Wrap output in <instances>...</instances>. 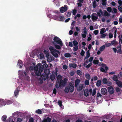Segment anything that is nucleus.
Masks as SVG:
<instances>
[{
  "mask_svg": "<svg viewBox=\"0 0 122 122\" xmlns=\"http://www.w3.org/2000/svg\"><path fill=\"white\" fill-rule=\"evenodd\" d=\"M62 77L61 75L58 76L57 77V80L56 82L55 85L57 89L65 85L66 83L65 81L66 80V79L65 78L64 81H63L62 79Z\"/></svg>",
  "mask_w": 122,
  "mask_h": 122,
  "instance_id": "nucleus-1",
  "label": "nucleus"
},
{
  "mask_svg": "<svg viewBox=\"0 0 122 122\" xmlns=\"http://www.w3.org/2000/svg\"><path fill=\"white\" fill-rule=\"evenodd\" d=\"M49 49L51 51V53L56 58H57L58 57V55L57 53L59 54L60 53L59 51L57 50L52 46H50Z\"/></svg>",
  "mask_w": 122,
  "mask_h": 122,
  "instance_id": "nucleus-2",
  "label": "nucleus"
},
{
  "mask_svg": "<svg viewBox=\"0 0 122 122\" xmlns=\"http://www.w3.org/2000/svg\"><path fill=\"white\" fill-rule=\"evenodd\" d=\"M74 87L73 85L71 82H70L68 86L66 87L65 90V93H68L69 91L71 92H73L74 90Z\"/></svg>",
  "mask_w": 122,
  "mask_h": 122,
  "instance_id": "nucleus-3",
  "label": "nucleus"
},
{
  "mask_svg": "<svg viewBox=\"0 0 122 122\" xmlns=\"http://www.w3.org/2000/svg\"><path fill=\"white\" fill-rule=\"evenodd\" d=\"M53 40L56 43L59 44L61 46H62L63 45V43L61 39L58 37L56 36L53 39Z\"/></svg>",
  "mask_w": 122,
  "mask_h": 122,
  "instance_id": "nucleus-4",
  "label": "nucleus"
},
{
  "mask_svg": "<svg viewBox=\"0 0 122 122\" xmlns=\"http://www.w3.org/2000/svg\"><path fill=\"white\" fill-rule=\"evenodd\" d=\"M91 17L92 19L94 22L97 20L98 18V15L95 13H93L92 14Z\"/></svg>",
  "mask_w": 122,
  "mask_h": 122,
  "instance_id": "nucleus-5",
  "label": "nucleus"
},
{
  "mask_svg": "<svg viewBox=\"0 0 122 122\" xmlns=\"http://www.w3.org/2000/svg\"><path fill=\"white\" fill-rule=\"evenodd\" d=\"M107 90L109 93L112 94L114 92V90L112 86H110L107 88Z\"/></svg>",
  "mask_w": 122,
  "mask_h": 122,
  "instance_id": "nucleus-6",
  "label": "nucleus"
},
{
  "mask_svg": "<svg viewBox=\"0 0 122 122\" xmlns=\"http://www.w3.org/2000/svg\"><path fill=\"white\" fill-rule=\"evenodd\" d=\"M68 8L66 5H65L64 7H61L60 9V11L62 13H64L67 10Z\"/></svg>",
  "mask_w": 122,
  "mask_h": 122,
  "instance_id": "nucleus-7",
  "label": "nucleus"
},
{
  "mask_svg": "<svg viewBox=\"0 0 122 122\" xmlns=\"http://www.w3.org/2000/svg\"><path fill=\"white\" fill-rule=\"evenodd\" d=\"M101 93L103 95H105L107 94V89L105 88H102L101 90Z\"/></svg>",
  "mask_w": 122,
  "mask_h": 122,
  "instance_id": "nucleus-8",
  "label": "nucleus"
},
{
  "mask_svg": "<svg viewBox=\"0 0 122 122\" xmlns=\"http://www.w3.org/2000/svg\"><path fill=\"white\" fill-rule=\"evenodd\" d=\"M6 105V102L4 100L0 99V107H2L3 106H5Z\"/></svg>",
  "mask_w": 122,
  "mask_h": 122,
  "instance_id": "nucleus-9",
  "label": "nucleus"
},
{
  "mask_svg": "<svg viewBox=\"0 0 122 122\" xmlns=\"http://www.w3.org/2000/svg\"><path fill=\"white\" fill-rule=\"evenodd\" d=\"M52 43L55 46V47L56 49L58 50H60L61 49V47L60 46L56 44V43L53 41L52 42Z\"/></svg>",
  "mask_w": 122,
  "mask_h": 122,
  "instance_id": "nucleus-10",
  "label": "nucleus"
},
{
  "mask_svg": "<svg viewBox=\"0 0 122 122\" xmlns=\"http://www.w3.org/2000/svg\"><path fill=\"white\" fill-rule=\"evenodd\" d=\"M72 12L70 10H68L65 13V15L67 17H69L71 15Z\"/></svg>",
  "mask_w": 122,
  "mask_h": 122,
  "instance_id": "nucleus-11",
  "label": "nucleus"
},
{
  "mask_svg": "<svg viewBox=\"0 0 122 122\" xmlns=\"http://www.w3.org/2000/svg\"><path fill=\"white\" fill-rule=\"evenodd\" d=\"M23 62L19 60L18 61V65L19 66L20 68H21L23 66Z\"/></svg>",
  "mask_w": 122,
  "mask_h": 122,
  "instance_id": "nucleus-12",
  "label": "nucleus"
},
{
  "mask_svg": "<svg viewBox=\"0 0 122 122\" xmlns=\"http://www.w3.org/2000/svg\"><path fill=\"white\" fill-rule=\"evenodd\" d=\"M37 66H38L39 67V70L40 71L42 72L43 71L44 68L43 67H42V65L40 63H38L37 64Z\"/></svg>",
  "mask_w": 122,
  "mask_h": 122,
  "instance_id": "nucleus-13",
  "label": "nucleus"
},
{
  "mask_svg": "<svg viewBox=\"0 0 122 122\" xmlns=\"http://www.w3.org/2000/svg\"><path fill=\"white\" fill-rule=\"evenodd\" d=\"M51 119L49 117H47L42 122H51Z\"/></svg>",
  "mask_w": 122,
  "mask_h": 122,
  "instance_id": "nucleus-14",
  "label": "nucleus"
},
{
  "mask_svg": "<svg viewBox=\"0 0 122 122\" xmlns=\"http://www.w3.org/2000/svg\"><path fill=\"white\" fill-rule=\"evenodd\" d=\"M89 92L87 89L85 90L84 94L85 96L87 97L89 96Z\"/></svg>",
  "mask_w": 122,
  "mask_h": 122,
  "instance_id": "nucleus-15",
  "label": "nucleus"
},
{
  "mask_svg": "<svg viewBox=\"0 0 122 122\" xmlns=\"http://www.w3.org/2000/svg\"><path fill=\"white\" fill-rule=\"evenodd\" d=\"M97 14L99 17H100L101 16V14L102 15H103V12L102 11L101 9H99V12H97Z\"/></svg>",
  "mask_w": 122,
  "mask_h": 122,
  "instance_id": "nucleus-16",
  "label": "nucleus"
},
{
  "mask_svg": "<svg viewBox=\"0 0 122 122\" xmlns=\"http://www.w3.org/2000/svg\"><path fill=\"white\" fill-rule=\"evenodd\" d=\"M69 66L70 67L75 68L77 67V65L75 63L69 64Z\"/></svg>",
  "mask_w": 122,
  "mask_h": 122,
  "instance_id": "nucleus-17",
  "label": "nucleus"
},
{
  "mask_svg": "<svg viewBox=\"0 0 122 122\" xmlns=\"http://www.w3.org/2000/svg\"><path fill=\"white\" fill-rule=\"evenodd\" d=\"M80 80L78 79H77L75 81V85L76 87L78 85L79 83H80Z\"/></svg>",
  "mask_w": 122,
  "mask_h": 122,
  "instance_id": "nucleus-18",
  "label": "nucleus"
},
{
  "mask_svg": "<svg viewBox=\"0 0 122 122\" xmlns=\"http://www.w3.org/2000/svg\"><path fill=\"white\" fill-rule=\"evenodd\" d=\"M101 80H98L97 81L96 85L97 86H101Z\"/></svg>",
  "mask_w": 122,
  "mask_h": 122,
  "instance_id": "nucleus-19",
  "label": "nucleus"
},
{
  "mask_svg": "<svg viewBox=\"0 0 122 122\" xmlns=\"http://www.w3.org/2000/svg\"><path fill=\"white\" fill-rule=\"evenodd\" d=\"M116 82L118 86L119 87H120L122 85V82L119 80H118Z\"/></svg>",
  "mask_w": 122,
  "mask_h": 122,
  "instance_id": "nucleus-20",
  "label": "nucleus"
},
{
  "mask_svg": "<svg viewBox=\"0 0 122 122\" xmlns=\"http://www.w3.org/2000/svg\"><path fill=\"white\" fill-rule=\"evenodd\" d=\"M64 16H59L58 20L63 21L64 20Z\"/></svg>",
  "mask_w": 122,
  "mask_h": 122,
  "instance_id": "nucleus-21",
  "label": "nucleus"
},
{
  "mask_svg": "<svg viewBox=\"0 0 122 122\" xmlns=\"http://www.w3.org/2000/svg\"><path fill=\"white\" fill-rule=\"evenodd\" d=\"M76 73L79 75L82 76V72L80 70H77L76 71Z\"/></svg>",
  "mask_w": 122,
  "mask_h": 122,
  "instance_id": "nucleus-22",
  "label": "nucleus"
},
{
  "mask_svg": "<svg viewBox=\"0 0 122 122\" xmlns=\"http://www.w3.org/2000/svg\"><path fill=\"white\" fill-rule=\"evenodd\" d=\"M64 56L68 58L71 57V55L69 53H66L65 54Z\"/></svg>",
  "mask_w": 122,
  "mask_h": 122,
  "instance_id": "nucleus-23",
  "label": "nucleus"
},
{
  "mask_svg": "<svg viewBox=\"0 0 122 122\" xmlns=\"http://www.w3.org/2000/svg\"><path fill=\"white\" fill-rule=\"evenodd\" d=\"M7 116L6 115H4L2 117V121H5L6 119Z\"/></svg>",
  "mask_w": 122,
  "mask_h": 122,
  "instance_id": "nucleus-24",
  "label": "nucleus"
},
{
  "mask_svg": "<svg viewBox=\"0 0 122 122\" xmlns=\"http://www.w3.org/2000/svg\"><path fill=\"white\" fill-rule=\"evenodd\" d=\"M102 82L103 84H107V80L106 78H103L102 80Z\"/></svg>",
  "mask_w": 122,
  "mask_h": 122,
  "instance_id": "nucleus-25",
  "label": "nucleus"
},
{
  "mask_svg": "<svg viewBox=\"0 0 122 122\" xmlns=\"http://www.w3.org/2000/svg\"><path fill=\"white\" fill-rule=\"evenodd\" d=\"M85 77L86 79L89 80L90 78V75L89 73H86L85 75Z\"/></svg>",
  "mask_w": 122,
  "mask_h": 122,
  "instance_id": "nucleus-26",
  "label": "nucleus"
},
{
  "mask_svg": "<svg viewBox=\"0 0 122 122\" xmlns=\"http://www.w3.org/2000/svg\"><path fill=\"white\" fill-rule=\"evenodd\" d=\"M19 91L18 90H16L15 91L14 95L15 96L17 97V96L18 95Z\"/></svg>",
  "mask_w": 122,
  "mask_h": 122,
  "instance_id": "nucleus-27",
  "label": "nucleus"
},
{
  "mask_svg": "<svg viewBox=\"0 0 122 122\" xmlns=\"http://www.w3.org/2000/svg\"><path fill=\"white\" fill-rule=\"evenodd\" d=\"M44 72L46 74L48 75L50 72L49 70L48 69H46L44 70Z\"/></svg>",
  "mask_w": 122,
  "mask_h": 122,
  "instance_id": "nucleus-28",
  "label": "nucleus"
},
{
  "mask_svg": "<svg viewBox=\"0 0 122 122\" xmlns=\"http://www.w3.org/2000/svg\"><path fill=\"white\" fill-rule=\"evenodd\" d=\"M93 6L94 8H95L97 5L95 0H94L93 3Z\"/></svg>",
  "mask_w": 122,
  "mask_h": 122,
  "instance_id": "nucleus-29",
  "label": "nucleus"
},
{
  "mask_svg": "<svg viewBox=\"0 0 122 122\" xmlns=\"http://www.w3.org/2000/svg\"><path fill=\"white\" fill-rule=\"evenodd\" d=\"M106 29L104 28L102 29L100 31V33L101 34H103L106 32Z\"/></svg>",
  "mask_w": 122,
  "mask_h": 122,
  "instance_id": "nucleus-30",
  "label": "nucleus"
},
{
  "mask_svg": "<svg viewBox=\"0 0 122 122\" xmlns=\"http://www.w3.org/2000/svg\"><path fill=\"white\" fill-rule=\"evenodd\" d=\"M105 48V46L103 45L101 46L100 48V50L101 51H102L104 50Z\"/></svg>",
  "mask_w": 122,
  "mask_h": 122,
  "instance_id": "nucleus-31",
  "label": "nucleus"
},
{
  "mask_svg": "<svg viewBox=\"0 0 122 122\" xmlns=\"http://www.w3.org/2000/svg\"><path fill=\"white\" fill-rule=\"evenodd\" d=\"M83 87V86L82 84H81L79 86L78 88L77 89V90L78 91L79 90V91H81Z\"/></svg>",
  "mask_w": 122,
  "mask_h": 122,
  "instance_id": "nucleus-32",
  "label": "nucleus"
},
{
  "mask_svg": "<svg viewBox=\"0 0 122 122\" xmlns=\"http://www.w3.org/2000/svg\"><path fill=\"white\" fill-rule=\"evenodd\" d=\"M113 79L114 81H116L118 80L117 76L116 75H114V76Z\"/></svg>",
  "mask_w": 122,
  "mask_h": 122,
  "instance_id": "nucleus-33",
  "label": "nucleus"
},
{
  "mask_svg": "<svg viewBox=\"0 0 122 122\" xmlns=\"http://www.w3.org/2000/svg\"><path fill=\"white\" fill-rule=\"evenodd\" d=\"M35 74L37 76H39L41 75V73L40 71H36Z\"/></svg>",
  "mask_w": 122,
  "mask_h": 122,
  "instance_id": "nucleus-34",
  "label": "nucleus"
},
{
  "mask_svg": "<svg viewBox=\"0 0 122 122\" xmlns=\"http://www.w3.org/2000/svg\"><path fill=\"white\" fill-rule=\"evenodd\" d=\"M52 18L54 20H58L59 16L57 15H54L52 17Z\"/></svg>",
  "mask_w": 122,
  "mask_h": 122,
  "instance_id": "nucleus-35",
  "label": "nucleus"
},
{
  "mask_svg": "<svg viewBox=\"0 0 122 122\" xmlns=\"http://www.w3.org/2000/svg\"><path fill=\"white\" fill-rule=\"evenodd\" d=\"M50 78L52 81H54L55 78V76L54 75H51L50 76Z\"/></svg>",
  "mask_w": 122,
  "mask_h": 122,
  "instance_id": "nucleus-36",
  "label": "nucleus"
},
{
  "mask_svg": "<svg viewBox=\"0 0 122 122\" xmlns=\"http://www.w3.org/2000/svg\"><path fill=\"white\" fill-rule=\"evenodd\" d=\"M106 0H102V4L103 6H105L106 5L107 3L106 2Z\"/></svg>",
  "mask_w": 122,
  "mask_h": 122,
  "instance_id": "nucleus-37",
  "label": "nucleus"
},
{
  "mask_svg": "<svg viewBox=\"0 0 122 122\" xmlns=\"http://www.w3.org/2000/svg\"><path fill=\"white\" fill-rule=\"evenodd\" d=\"M73 45L75 46H78L77 45L78 44V43L77 41L76 40H74L73 41Z\"/></svg>",
  "mask_w": 122,
  "mask_h": 122,
  "instance_id": "nucleus-38",
  "label": "nucleus"
},
{
  "mask_svg": "<svg viewBox=\"0 0 122 122\" xmlns=\"http://www.w3.org/2000/svg\"><path fill=\"white\" fill-rule=\"evenodd\" d=\"M99 62L98 60H94L93 61V63L94 64H97Z\"/></svg>",
  "mask_w": 122,
  "mask_h": 122,
  "instance_id": "nucleus-39",
  "label": "nucleus"
},
{
  "mask_svg": "<svg viewBox=\"0 0 122 122\" xmlns=\"http://www.w3.org/2000/svg\"><path fill=\"white\" fill-rule=\"evenodd\" d=\"M39 66H37V64L36 66H35L34 68V70L36 71H38V70L39 69Z\"/></svg>",
  "mask_w": 122,
  "mask_h": 122,
  "instance_id": "nucleus-40",
  "label": "nucleus"
},
{
  "mask_svg": "<svg viewBox=\"0 0 122 122\" xmlns=\"http://www.w3.org/2000/svg\"><path fill=\"white\" fill-rule=\"evenodd\" d=\"M36 112V113L39 114H41L42 113V111L40 109L37 110Z\"/></svg>",
  "mask_w": 122,
  "mask_h": 122,
  "instance_id": "nucleus-41",
  "label": "nucleus"
},
{
  "mask_svg": "<svg viewBox=\"0 0 122 122\" xmlns=\"http://www.w3.org/2000/svg\"><path fill=\"white\" fill-rule=\"evenodd\" d=\"M85 84L87 85H88L89 84V81L88 80H86L85 82Z\"/></svg>",
  "mask_w": 122,
  "mask_h": 122,
  "instance_id": "nucleus-42",
  "label": "nucleus"
},
{
  "mask_svg": "<svg viewBox=\"0 0 122 122\" xmlns=\"http://www.w3.org/2000/svg\"><path fill=\"white\" fill-rule=\"evenodd\" d=\"M107 10L108 12H111L112 11V9L111 7H108L107 8Z\"/></svg>",
  "mask_w": 122,
  "mask_h": 122,
  "instance_id": "nucleus-43",
  "label": "nucleus"
},
{
  "mask_svg": "<svg viewBox=\"0 0 122 122\" xmlns=\"http://www.w3.org/2000/svg\"><path fill=\"white\" fill-rule=\"evenodd\" d=\"M12 103V102L10 100H8L7 102H6V104L7 105L10 104Z\"/></svg>",
  "mask_w": 122,
  "mask_h": 122,
  "instance_id": "nucleus-44",
  "label": "nucleus"
},
{
  "mask_svg": "<svg viewBox=\"0 0 122 122\" xmlns=\"http://www.w3.org/2000/svg\"><path fill=\"white\" fill-rule=\"evenodd\" d=\"M92 63H90L89 64L87 65H86V68L88 69L92 65Z\"/></svg>",
  "mask_w": 122,
  "mask_h": 122,
  "instance_id": "nucleus-45",
  "label": "nucleus"
},
{
  "mask_svg": "<svg viewBox=\"0 0 122 122\" xmlns=\"http://www.w3.org/2000/svg\"><path fill=\"white\" fill-rule=\"evenodd\" d=\"M96 90L95 89H94L93 90L92 93V96H94L95 95L96 93Z\"/></svg>",
  "mask_w": 122,
  "mask_h": 122,
  "instance_id": "nucleus-46",
  "label": "nucleus"
},
{
  "mask_svg": "<svg viewBox=\"0 0 122 122\" xmlns=\"http://www.w3.org/2000/svg\"><path fill=\"white\" fill-rule=\"evenodd\" d=\"M77 12V10L75 9H74L72 11V14L74 15H75Z\"/></svg>",
  "mask_w": 122,
  "mask_h": 122,
  "instance_id": "nucleus-47",
  "label": "nucleus"
},
{
  "mask_svg": "<svg viewBox=\"0 0 122 122\" xmlns=\"http://www.w3.org/2000/svg\"><path fill=\"white\" fill-rule=\"evenodd\" d=\"M85 52L83 50H81V52L80 53V54L81 56H84Z\"/></svg>",
  "mask_w": 122,
  "mask_h": 122,
  "instance_id": "nucleus-48",
  "label": "nucleus"
},
{
  "mask_svg": "<svg viewBox=\"0 0 122 122\" xmlns=\"http://www.w3.org/2000/svg\"><path fill=\"white\" fill-rule=\"evenodd\" d=\"M62 102L61 100H59L58 102V104L61 107V106H62Z\"/></svg>",
  "mask_w": 122,
  "mask_h": 122,
  "instance_id": "nucleus-49",
  "label": "nucleus"
},
{
  "mask_svg": "<svg viewBox=\"0 0 122 122\" xmlns=\"http://www.w3.org/2000/svg\"><path fill=\"white\" fill-rule=\"evenodd\" d=\"M111 45V44L110 43H108L107 44L105 43V46H106V47H109Z\"/></svg>",
  "mask_w": 122,
  "mask_h": 122,
  "instance_id": "nucleus-50",
  "label": "nucleus"
},
{
  "mask_svg": "<svg viewBox=\"0 0 122 122\" xmlns=\"http://www.w3.org/2000/svg\"><path fill=\"white\" fill-rule=\"evenodd\" d=\"M52 58L51 57H50H50L49 58H48L47 60V61H48L49 62H50L52 61Z\"/></svg>",
  "mask_w": 122,
  "mask_h": 122,
  "instance_id": "nucleus-51",
  "label": "nucleus"
},
{
  "mask_svg": "<svg viewBox=\"0 0 122 122\" xmlns=\"http://www.w3.org/2000/svg\"><path fill=\"white\" fill-rule=\"evenodd\" d=\"M38 80L39 81V84H42L43 82V81L42 79L41 78H39L38 79Z\"/></svg>",
  "mask_w": 122,
  "mask_h": 122,
  "instance_id": "nucleus-52",
  "label": "nucleus"
},
{
  "mask_svg": "<svg viewBox=\"0 0 122 122\" xmlns=\"http://www.w3.org/2000/svg\"><path fill=\"white\" fill-rule=\"evenodd\" d=\"M118 8L120 13L122 12V8L119 6L118 7Z\"/></svg>",
  "mask_w": 122,
  "mask_h": 122,
  "instance_id": "nucleus-53",
  "label": "nucleus"
},
{
  "mask_svg": "<svg viewBox=\"0 0 122 122\" xmlns=\"http://www.w3.org/2000/svg\"><path fill=\"white\" fill-rule=\"evenodd\" d=\"M48 67V65L46 64H43L42 65V67L43 68H46Z\"/></svg>",
  "mask_w": 122,
  "mask_h": 122,
  "instance_id": "nucleus-54",
  "label": "nucleus"
},
{
  "mask_svg": "<svg viewBox=\"0 0 122 122\" xmlns=\"http://www.w3.org/2000/svg\"><path fill=\"white\" fill-rule=\"evenodd\" d=\"M78 46H76L74 47L73 50L74 51H76L78 50Z\"/></svg>",
  "mask_w": 122,
  "mask_h": 122,
  "instance_id": "nucleus-55",
  "label": "nucleus"
},
{
  "mask_svg": "<svg viewBox=\"0 0 122 122\" xmlns=\"http://www.w3.org/2000/svg\"><path fill=\"white\" fill-rule=\"evenodd\" d=\"M40 59H42L44 57L43 54L42 53H40Z\"/></svg>",
  "mask_w": 122,
  "mask_h": 122,
  "instance_id": "nucleus-56",
  "label": "nucleus"
},
{
  "mask_svg": "<svg viewBox=\"0 0 122 122\" xmlns=\"http://www.w3.org/2000/svg\"><path fill=\"white\" fill-rule=\"evenodd\" d=\"M104 15L105 16H108L109 14L107 12L106 10H104Z\"/></svg>",
  "mask_w": 122,
  "mask_h": 122,
  "instance_id": "nucleus-57",
  "label": "nucleus"
},
{
  "mask_svg": "<svg viewBox=\"0 0 122 122\" xmlns=\"http://www.w3.org/2000/svg\"><path fill=\"white\" fill-rule=\"evenodd\" d=\"M107 34H102L101 36V38H104L107 35Z\"/></svg>",
  "mask_w": 122,
  "mask_h": 122,
  "instance_id": "nucleus-58",
  "label": "nucleus"
},
{
  "mask_svg": "<svg viewBox=\"0 0 122 122\" xmlns=\"http://www.w3.org/2000/svg\"><path fill=\"white\" fill-rule=\"evenodd\" d=\"M97 97H101L102 96V95L99 92H98L97 93Z\"/></svg>",
  "mask_w": 122,
  "mask_h": 122,
  "instance_id": "nucleus-59",
  "label": "nucleus"
},
{
  "mask_svg": "<svg viewBox=\"0 0 122 122\" xmlns=\"http://www.w3.org/2000/svg\"><path fill=\"white\" fill-rule=\"evenodd\" d=\"M113 36V34L112 33H109V37L110 38H111Z\"/></svg>",
  "mask_w": 122,
  "mask_h": 122,
  "instance_id": "nucleus-60",
  "label": "nucleus"
},
{
  "mask_svg": "<svg viewBox=\"0 0 122 122\" xmlns=\"http://www.w3.org/2000/svg\"><path fill=\"white\" fill-rule=\"evenodd\" d=\"M70 75L71 76H73L75 74V72L73 71L70 72Z\"/></svg>",
  "mask_w": 122,
  "mask_h": 122,
  "instance_id": "nucleus-61",
  "label": "nucleus"
},
{
  "mask_svg": "<svg viewBox=\"0 0 122 122\" xmlns=\"http://www.w3.org/2000/svg\"><path fill=\"white\" fill-rule=\"evenodd\" d=\"M34 121L33 118L31 117L29 119V122H33Z\"/></svg>",
  "mask_w": 122,
  "mask_h": 122,
  "instance_id": "nucleus-62",
  "label": "nucleus"
},
{
  "mask_svg": "<svg viewBox=\"0 0 122 122\" xmlns=\"http://www.w3.org/2000/svg\"><path fill=\"white\" fill-rule=\"evenodd\" d=\"M94 34L95 35H97L98 34V33L99 31H98V30H94Z\"/></svg>",
  "mask_w": 122,
  "mask_h": 122,
  "instance_id": "nucleus-63",
  "label": "nucleus"
},
{
  "mask_svg": "<svg viewBox=\"0 0 122 122\" xmlns=\"http://www.w3.org/2000/svg\"><path fill=\"white\" fill-rule=\"evenodd\" d=\"M118 3L119 4V6H121L122 4V1L121 0H119Z\"/></svg>",
  "mask_w": 122,
  "mask_h": 122,
  "instance_id": "nucleus-64",
  "label": "nucleus"
}]
</instances>
